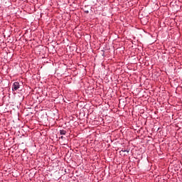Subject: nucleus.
Masks as SVG:
<instances>
[{"label":"nucleus","instance_id":"423d86ee","mask_svg":"<svg viewBox=\"0 0 182 182\" xmlns=\"http://www.w3.org/2000/svg\"><path fill=\"white\" fill-rule=\"evenodd\" d=\"M123 156H127V154H123Z\"/></svg>","mask_w":182,"mask_h":182},{"label":"nucleus","instance_id":"39448f33","mask_svg":"<svg viewBox=\"0 0 182 182\" xmlns=\"http://www.w3.org/2000/svg\"><path fill=\"white\" fill-rule=\"evenodd\" d=\"M85 14H89V11H85Z\"/></svg>","mask_w":182,"mask_h":182},{"label":"nucleus","instance_id":"f257e3e1","mask_svg":"<svg viewBox=\"0 0 182 182\" xmlns=\"http://www.w3.org/2000/svg\"><path fill=\"white\" fill-rule=\"evenodd\" d=\"M19 87H21V85H19V82H14V84L12 85L13 92L18 90V89H19Z\"/></svg>","mask_w":182,"mask_h":182},{"label":"nucleus","instance_id":"20e7f679","mask_svg":"<svg viewBox=\"0 0 182 182\" xmlns=\"http://www.w3.org/2000/svg\"><path fill=\"white\" fill-rule=\"evenodd\" d=\"M60 139H61L62 140H63V139H65V138H64L63 136H61L60 137Z\"/></svg>","mask_w":182,"mask_h":182},{"label":"nucleus","instance_id":"f03ea898","mask_svg":"<svg viewBox=\"0 0 182 182\" xmlns=\"http://www.w3.org/2000/svg\"><path fill=\"white\" fill-rule=\"evenodd\" d=\"M66 133H68V132H66V130H65V129L60 130V134L61 136H65L66 134Z\"/></svg>","mask_w":182,"mask_h":182},{"label":"nucleus","instance_id":"7ed1b4c3","mask_svg":"<svg viewBox=\"0 0 182 182\" xmlns=\"http://www.w3.org/2000/svg\"><path fill=\"white\" fill-rule=\"evenodd\" d=\"M130 151V150H127V149H122L119 153H121V154H122V153H127L129 154V152Z\"/></svg>","mask_w":182,"mask_h":182}]
</instances>
